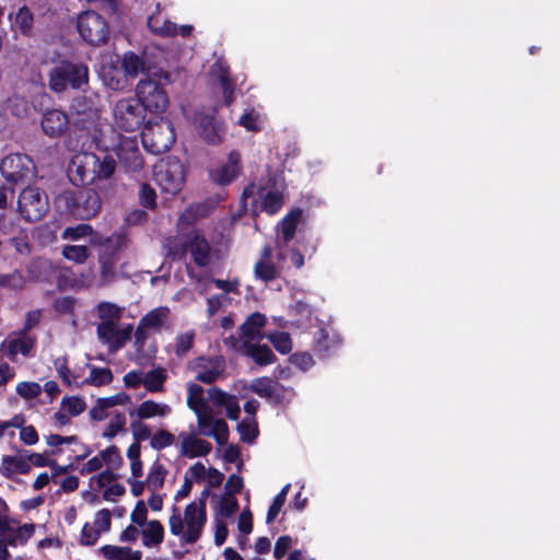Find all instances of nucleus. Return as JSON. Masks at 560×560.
Masks as SVG:
<instances>
[{"label":"nucleus","mask_w":560,"mask_h":560,"mask_svg":"<svg viewBox=\"0 0 560 560\" xmlns=\"http://www.w3.org/2000/svg\"><path fill=\"white\" fill-rule=\"evenodd\" d=\"M211 77L213 78L214 83H217L222 90L225 105H230L233 102L234 89L233 83L229 78L228 68L222 61L219 60L212 65Z\"/></svg>","instance_id":"nucleus-31"},{"label":"nucleus","mask_w":560,"mask_h":560,"mask_svg":"<svg viewBox=\"0 0 560 560\" xmlns=\"http://www.w3.org/2000/svg\"><path fill=\"white\" fill-rule=\"evenodd\" d=\"M92 232V228L88 224H79L73 228H67L62 232V238L63 240H79L81 237H84L89 235Z\"/></svg>","instance_id":"nucleus-57"},{"label":"nucleus","mask_w":560,"mask_h":560,"mask_svg":"<svg viewBox=\"0 0 560 560\" xmlns=\"http://www.w3.org/2000/svg\"><path fill=\"white\" fill-rule=\"evenodd\" d=\"M197 428L200 435L214 439V441L223 446L228 443L229 428L225 420L215 418L213 409L210 407L196 415Z\"/></svg>","instance_id":"nucleus-15"},{"label":"nucleus","mask_w":560,"mask_h":560,"mask_svg":"<svg viewBox=\"0 0 560 560\" xmlns=\"http://www.w3.org/2000/svg\"><path fill=\"white\" fill-rule=\"evenodd\" d=\"M127 238L122 234H113L100 243L98 268L101 285H108L117 277L119 253L126 247Z\"/></svg>","instance_id":"nucleus-5"},{"label":"nucleus","mask_w":560,"mask_h":560,"mask_svg":"<svg viewBox=\"0 0 560 560\" xmlns=\"http://www.w3.org/2000/svg\"><path fill=\"white\" fill-rule=\"evenodd\" d=\"M206 522V502L201 499L188 504L184 511V516H182L178 508H173V513L168 520L170 532L174 536H180L186 544H195L200 538Z\"/></svg>","instance_id":"nucleus-2"},{"label":"nucleus","mask_w":560,"mask_h":560,"mask_svg":"<svg viewBox=\"0 0 560 560\" xmlns=\"http://www.w3.org/2000/svg\"><path fill=\"white\" fill-rule=\"evenodd\" d=\"M96 331L98 339L107 345L109 351L116 352L130 340L133 326L131 324L97 325Z\"/></svg>","instance_id":"nucleus-16"},{"label":"nucleus","mask_w":560,"mask_h":560,"mask_svg":"<svg viewBox=\"0 0 560 560\" xmlns=\"http://www.w3.org/2000/svg\"><path fill=\"white\" fill-rule=\"evenodd\" d=\"M242 199L244 207H247V201L250 199V207L253 212L258 208L268 214L277 213L282 207V194L275 188L268 189L265 186L250 184L243 191Z\"/></svg>","instance_id":"nucleus-9"},{"label":"nucleus","mask_w":560,"mask_h":560,"mask_svg":"<svg viewBox=\"0 0 560 560\" xmlns=\"http://www.w3.org/2000/svg\"><path fill=\"white\" fill-rule=\"evenodd\" d=\"M205 207L201 205H194L188 207L179 217L180 224H192L198 218L203 215Z\"/></svg>","instance_id":"nucleus-54"},{"label":"nucleus","mask_w":560,"mask_h":560,"mask_svg":"<svg viewBox=\"0 0 560 560\" xmlns=\"http://www.w3.org/2000/svg\"><path fill=\"white\" fill-rule=\"evenodd\" d=\"M69 174L75 185L95 182V153L85 152L75 155L71 161Z\"/></svg>","instance_id":"nucleus-18"},{"label":"nucleus","mask_w":560,"mask_h":560,"mask_svg":"<svg viewBox=\"0 0 560 560\" xmlns=\"http://www.w3.org/2000/svg\"><path fill=\"white\" fill-rule=\"evenodd\" d=\"M167 469L160 463L154 462L150 467L145 483L152 492L160 490L165 481Z\"/></svg>","instance_id":"nucleus-43"},{"label":"nucleus","mask_w":560,"mask_h":560,"mask_svg":"<svg viewBox=\"0 0 560 560\" xmlns=\"http://www.w3.org/2000/svg\"><path fill=\"white\" fill-rule=\"evenodd\" d=\"M139 196H140V202L143 207L150 208V209L155 207L156 194L150 185L142 184L141 188H140Z\"/></svg>","instance_id":"nucleus-58"},{"label":"nucleus","mask_w":560,"mask_h":560,"mask_svg":"<svg viewBox=\"0 0 560 560\" xmlns=\"http://www.w3.org/2000/svg\"><path fill=\"white\" fill-rule=\"evenodd\" d=\"M68 115L60 109L47 110L42 118L43 131L51 138L61 136L68 128Z\"/></svg>","instance_id":"nucleus-27"},{"label":"nucleus","mask_w":560,"mask_h":560,"mask_svg":"<svg viewBox=\"0 0 560 560\" xmlns=\"http://www.w3.org/2000/svg\"><path fill=\"white\" fill-rule=\"evenodd\" d=\"M240 154L231 152L228 161L210 172L212 180L220 185L232 183L240 174Z\"/></svg>","instance_id":"nucleus-26"},{"label":"nucleus","mask_w":560,"mask_h":560,"mask_svg":"<svg viewBox=\"0 0 560 560\" xmlns=\"http://www.w3.org/2000/svg\"><path fill=\"white\" fill-rule=\"evenodd\" d=\"M103 464L106 463L112 467H116L120 464L121 457L116 446H109L100 453Z\"/></svg>","instance_id":"nucleus-61"},{"label":"nucleus","mask_w":560,"mask_h":560,"mask_svg":"<svg viewBox=\"0 0 560 560\" xmlns=\"http://www.w3.org/2000/svg\"><path fill=\"white\" fill-rule=\"evenodd\" d=\"M54 366L62 380L65 384L71 387H75L79 385V375L72 374L68 368L67 359L65 357H59L54 361Z\"/></svg>","instance_id":"nucleus-46"},{"label":"nucleus","mask_w":560,"mask_h":560,"mask_svg":"<svg viewBox=\"0 0 560 560\" xmlns=\"http://www.w3.org/2000/svg\"><path fill=\"white\" fill-rule=\"evenodd\" d=\"M25 280L20 272L14 271L11 275L2 276V287H9L13 290H21Z\"/></svg>","instance_id":"nucleus-64"},{"label":"nucleus","mask_w":560,"mask_h":560,"mask_svg":"<svg viewBox=\"0 0 560 560\" xmlns=\"http://www.w3.org/2000/svg\"><path fill=\"white\" fill-rule=\"evenodd\" d=\"M250 389L260 397L278 399L280 385L269 377H259L252 382Z\"/></svg>","instance_id":"nucleus-38"},{"label":"nucleus","mask_w":560,"mask_h":560,"mask_svg":"<svg viewBox=\"0 0 560 560\" xmlns=\"http://www.w3.org/2000/svg\"><path fill=\"white\" fill-rule=\"evenodd\" d=\"M89 67L83 62L63 60L49 71L48 84L56 93L67 89L83 90L89 84Z\"/></svg>","instance_id":"nucleus-3"},{"label":"nucleus","mask_w":560,"mask_h":560,"mask_svg":"<svg viewBox=\"0 0 560 560\" xmlns=\"http://www.w3.org/2000/svg\"><path fill=\"white\" fill-rule=\"evenodd\" d=\"M269 341L280 353H289L292 350V341L288 332H272L267 335Z\"/></svg>","instance_id":"nucleus-48"},{"label":"nucleus","mask_w":560,"mask_h":560,"mask_svg":"<svg viewBox=\"0 0 560 560\" xmlns=\"http://www.w3.org/2000/svg\"><path fill=\"white\" fill-rule=\"evenodd\" d=\"M60 408L71 418L80 416L86 408L83 398L78 396H65L61 399Z\"/></svg>","instance_id":"nucleus-45"},{"label":"nucleus","mask_w":560,"mask_h":560,"mask_svg":"<svg viewBox=\"0 0 560 560\" xmlns=\"http://www.w3.org/2000/svg\"><path fill=\"white\" fill-rule=\"evenodd\" d=\"M170 253L174 256L190 253L195 264L200 267H206L211 261V247L206 237L197 231L177 236Z\"/></svg>","instance_id":"nucleus-7"},{"label":"nucleus","mask_w":560,"mask_h":560,"mask_svg":"<svg viewBox=\"0 0 560 560\" xmlns=\"http://www.w3.org/2000/svg\"><path fill=\"white\" fill-rule=\"evenodd\" d=\"M238 125L246 128L248 131H258L264 125L262 116L255 109H247L240 117Z\"/></svg>","instance_id":"nucleus-47"},{"label":"nucleus","mask_w":560,"mask_h":560,"mask_svg":"<svg viewBox=\"0 0 560 560\" xmlns=\"http://www.w3.org/2000/svg\"><path fill=\"white\" fill-rule=\"evenodd\" d=\"M301 215L302 211L300 209L292 210L279 224V234L276 240V258L278 265H281L285 259V247L295 234Z\"/></svg>","instance_id":"nucleus-20"},{"label":"nucleus","mask_w":560,"mask_h":560,"mask_svg":"<svg viewBox=\"0 0 560 560\" xmlns=\"http://www.w3.org/2000/svg\"><path fill=\"white\" fill-rule=\"evenodd\" d=\"M35 526L24 524L15 527L2 516V560H7V550L3 546L24 545L33 536Z\"/></svg>","instance_id":"nucleus-22"},{"label":"nucleus","mask_w":560,"mask_h":560,"mask_svg":"<svg viewBox=\"0 0 560 560\" xmlns=\"http://www.w3.org/2000/svg\"><path fill=\"white\" fill-rule=\"evenodd\" d=\"M142 530V545L151 548L159 546L164 539V527L156 520L149 521Z\"/></svg>","instance_id":"nucleus-37"},{"label":"nucleus","mask_w":560,"mask_h":560,"mask_svg":"<svg viewBox=\"0 0 560 560\" xmlns=\"http://www.w3.org/2000/svg\"><path fill=\"white\" fill-rule=\"evenodd\" d=\"M16 393L25 399L35 398L42 393V386L36 382H21L16 385Z\"/></svg>","instance_id":"nucleus-52"},{"label":"nucleus","mask_w":560,"mask_h":560,"mask_svg":"<svg viewBox=\"0 0 560 560\" xmlns=\"http://www.w3.org/2000/svg\"><path fill=\"white\" fill-rule=\"evenodd\" d=\"M33 22L32 13L27 8H21L14 19V25L19 26L22 32L30 30Z\"/></svg>","instance_id":"nucleus-59"},{"label":"nucleus","mask_w":560,"mask_h":560,"mask_svg":"<svg viewBox=\"0 0 560 560\" xmlns=\"http://www.w3.org/2000/svg\"><path fill=\"white\" fill-rule=\"evenodd\" d=\"M2 176L14 185L25 184L34 177L32 160L24 154H11L2 159Z\"/></svg>","instance_id":"nucleus-13"},{"label":"nucleus","mask_w":560,"mask_h":560,"mask_svg":"<svg viewBox=\"0 0 560 560\" xmlns=\"http://www.w3.org/2000/svg\"><path fill=\"white\" fill-rule=\"evenodd\" d=\"M166 378V371L158 368L143 374V385L151 393L162 392Z\"/></svg>","instance_id":"nucleus-42"},{"label":"nucleus","mask_w":560,"mask_h":560,"mask_svg":"<svg viewBox=\"0 0 560 560\" xmlns=\"http://www.w3.org/2000/svg\"><path fill=\"white\" fill-rule=\"evenodd\" d=\"M121 67L126 75L131 78H136L149 70L144 59L132 51L126 52L122 56Z\"/></svg>","instance_id":"nucleus-39"},{"label":"nucleus","mask_w":560,"mask_h":560,"mask_svg":"<svg viewBox=\"0 0 560 560\" xmlns=\"http://www.w3.org/2000/svg\"><path fill=\"white\" fill-rule=\"evenodd\" d=\"M102 556L107 560H141L140 550H131L129 547L105 545L100 549Z\"/></svg>","instance_id":"nucleus-36"},{"label":"nucleus","mask_w":560,"mask_h":560,"mask_svg":"<svg viewBox=\"0 0 560 560\" xmlns=\"http://www.w3.org/2000/svg\"><path fill=\"white\" fill-rule=\"evenodd\" d=\"M195 124L199 135L206 142L217 144L222 140L224 127L222 122L215 119L213 114H197Z\"/></svg>","instance_id":"nucleus-24"},{"label":"nucleus","mask_w":560,"mask_h":560,"mask_svg":"<svg viewBox=\"0 0 560 560\" xmlns=\"http://www.w3.org/2000/svg\"><path fill=\"white\" fill-rule=\"evenodd\" d=\"M187 405L195 412V415L210 408L209 404L203 397V389L198 384H188Z\"/></svg>","instance_id":"nucleus-40"},{"label":"nucleus","mask_w":560,"mask_h":560,"mask_svg":"<svg viewBox=\"0 0 560 560\" xmlns=\"http://www.w3.org/2000/svg\"><path fill=\"white\" fill-rule=\"evenodd\" d=\"M266 325V316L260 313L249 315L240 327L241 334L238 338H231L234 340H248L254 342L264 338L262 328Z\"/></svg>","instance_id":"nucleus-29"},{"label":"nucleus","mask_w":560,"mask_h":560,"mask_svg":"<svg viewBox=\"0 0 560 560\" xmlns=\"http://www.w3.org/2000/svg\"><path fill=\"white\" fill-rule=\"evenodd\" d=\"M238 510V502L234 495L223 494L219 502L218 514L229 518Z\"/></svg>","instance_id":"nucleus-49"},{"label":"nucleus","mask_w":560,"mask_h":560,"mask_svg":"<svg viewBox=\"0 0 560 560\" xmlns=\"http://www.w3.org/2000/svg\"><path fill=\"white\" fill-rule=\"evenodd\" d=\"M196 380L210 384L219 380L225 370V361L222 357H200L191 365Z\"/></svg>","instance_id":"nucleus-19"},{"label":"nucleus","mask_w":560,"mask_h":560,"mask_svg":"<svg viewBox=\"0 0 560 560\" xmlns=\"http://www.w3.org/2000/svg\"><path fill=\"white\" fill-rule=\"evenodd\" d=\"M34 342L35 339L26 331L18 332L8 340L7 354L11 360H15L18 354L26 357Z\"/></svg>","instance_id":"nucleus-32"},{"label":"nucleus","mask_w":560,"mask_h":560,"mask_svg":"<svg viewBox=\"0 0 560 560\" xmlns=\"http://www.w3.org/2000/svg\"><path fill=\"white\" fill-rule=\"evenodd\" d=\"M147 514L148 510L145 503L143 501H138L133 511L131 512L130 518L135 524L144 526L148 523Z\"/></svg>","instance_id":"nucleus-62"},{"label":"nucleus","mask_w":560,"mask_h":560,"mask_svg":"<svg viewBox=\"0 0 560 560\" xmlns=\"http://www.w3.org/2000/svg\"><path fill=\"white\" fill-rule=\"evenodd\" d=\"M195 332L192 330L180 334L176 337L175 352L178 355L186 354L192 346Z\"/></svg>","instance_id":"nucleus-53"},{"label":"nucleus","mask_w":560,"mask_h":560,"mask_svg":"<svg viewBox=\"0 0 560 560\" xmlns=\"http://www.w3.org/2000/svg\"><path fill=\"white\" fill-rule=\"evenodd\" d=\"M255 275L264 281H270L276 278L277 269L272 260V248L265 246L261 253V258L255 265Z\"/></svg>","instance_id":"nucleus-34"},{"label":"nucleus","mask_w":560,"mask_h":560,"mask_svg":"<svg viewBox=\"0 0 560 560\" xmlns=\"http://www.w3.org/2000/svg\"><path fill=\"white\" fill-rule=\"evenodd\" d=\"M113 115L116 126L127 132L138 130L145 119V110L138 98L118 101Z\"/></svg>","instance_id":"nucleus-10"},{"label":"nucleus","mask_w":560,"mask_h":560,"mask_svg":"<svg viewBox=\"0 0 560 560\" xmlns=\"http://www.w3.org/2000/svg\"><path fill=\"white\" fill-rule=\"evenodd\" d=\"M179 454L187 458L202 457L208 455L212 446L200 439L195 432L182 431L177 435Z\"/></svg>","instance_id":"nucleus-21"},{"label":"nucleus","mask_w":560,"mask_h":560,"mask_svg":"<svg viewBox=\"0 0 560 560\" xmlns=\"http://www.w3.org/2000/svg\"><path fill=\"white\" fill-rule=\"evenodd\" d=\"M141 139L148 152L155 155L162 154L168 151L175 141L173 125L164 118L149 120L141 132Z\"/></svg>","instance_id":"nucleus-6"},{"label":"nucleus","mask_w":560,"mask_h":560,"mask_svg":"<svg viewBox=\"0 0 560 560\" xmlns=\"http://www.w3.org/2000/svg\"><path fill=\"white\" fill-rule=\"evenodd\" d=\"M137 98L144 110L162 113L167 108L168 97L165 91L152 80H141L137 84Z\"/></svg>","instance_id":"nucleus-14"},{"label":"nucleus","mask_w":560,"mask_h":560,"mask_svg":"<svg viewBox=\"0 0 560 560\" xmlns=\"http://www.w3.org/2000/svg\"><path fill=\"white\" fill-rule=\"evenodd\" d=\"M125 308L110 302H101L97 305V315L101 319L98 325H116L120 324Z\"/></svg>","instance_id":"nucleus-35"},{"label":"nucleus","mask_w":560,"mask_h":560,"mask_svg":"<svg viewBox=\"0 0 560 560\" xmlns=\"http://www.w3.org/2000/svg\"><path fill=\"white\" fill-rule=\"evenodd\" d=\"M209 400L217 407H223L226 416L236 420L240 416L241 408L235 396L229 395L218 387H210L207 390Z\"/></svg>","instance_id":"nucleus-30"},{"label":"nucleus","mask_w":560,"mask_h":560,"mask_svg":"<svg viewBox=\"0 0 560 560\" xmlns=\"http://www.w3.org/2000/svg\"><path fill=\"white\" fill-rule=\"evenodd\" d=\"M172 413V407L165 402H158L151 399L142 401L135 409L129 411V416H136L139 420L152 418H166Z\"/></svg>","instance_id":"nucleus-28"},{"label":"nucleus","mask_w":560,"mask_h":560,"mask_svg":"<svg viewBox=\"0 0 560 560\" xmlns=\"http://www.w3.org/2000/svg\"><path fill=\"white\" fill-rule=\"evenodd\" d=\"M229 302V298L224 294L212 295L207 299V312L209 316H213L220 307Z\"/></svg>","instance_id":"nucleus-63"},{"label":"nucleus","mask_w":560,"mask_h":560,"mask_svg":"<svg viewBox=\"0 0 560 560\" xmlns=\"http://www.w3.org/2000/svg\"><path fill=\"white\" fill-rule=\"evenodd\" d=\"M116 170V160L107 152L100 156L95 154V180L109 178Z\"/></svg>","instance_id":"nucleus-41"},{"label":"nucleus","mask_w":560,"mask_h":560,"mask_svg":"<svg viewBox=\"0 0 560 560\" xmlns=\"http://www.w3.org/2000/svg\"><path fill=\"white\" fill-rule=\"evenodd\" d=\"M86 366L89 369V376L83 380L79 377V385H77V388H82L85 385L100 387L112 383L113 373L110 369L97 368L92 364H88Z\"/></svg>","instance_id":"nucleus-33"},{"label":"nucleus","mask_w":560,"mask_h":560,"mask_svg":"<svg viewBox=\"0 0 560 560\" xmlns=\"http://www.w3.org/2000/svg\"><path fill=\"white\" fill-rule=\"evenodd\" d=\"M62 256L74 264H84L90 257V250L83 245H65Z\"/></svg>","instance_id":"nucleus-44"},{"label":"nucleus","mask_w":560,"mask_h":560,"mask_svg":"<svg viewBox=\"0 0 560 560\" xmlns=\"http://www.w3.org/2000/svg\"><path fill=\"white\" fill-rule=\"evenodd\" d=\"M101 533L94 526L86 523L82 528L81 544L92 546L97 541Z\"/></svg>","instance_id":"nucleus-60"},{"label":"nucleus","mask_w":560,"mask_h":560,"mask_svg":"<svg viewBox=\"0 0 560 560\" xmlns=\"http://www.w3.org/2000/svg\"><path fill=\"white\" fill-rule=\"evenodd\" d=\"M49 209L48 197L45 191L36 186L24 187L18 197V211L28 221L40 220Z\"/></svg>","instance_id":"nucleus-8"},{"label":"nucleus","mask_w":560,"mask_h":560,"mask_svg":"<svg viewBox=\"0 0 560 560\" xmlns=\"http://www.w3.org/2000/svg\"><path fill=\"white\" fill-rule=\"evenodd\" d=\"M67 212L78 220H90L101 209V199L94 189H81L78 191H66L58 198Z\"/></svg>","instance_id":"nucleus-4"},{"label":"nucleus","mask_w":560,"mask_h":560,"mask_svg":"<svg viewBox=\"0 0 560 560\" xmlns=\"http://www.w3.org/2000/svg\"><path fill=\"white\" fill-rule=\"evenodd\" d=\"M170 317V308L167 307H156L144 315L135 331V345L137 350H140V347L143 345L145 340V332L148 330H161L166 327Z\"/></svg>","instance_id":"nucleus-17"},{"label":"nucleus","mask_w":560,"mask_h":560,"mask_svg":"<svg viewBox=\"0 0 560 560\" xmlns=\"http://www.w3.org/2000/svg\"><path fill=\"white\" fill-rule=\"evenodd\" d=\"M110 512L107 509L100 510L96 512L94 517V527L102 534L110 529L112 517Z\"/></svg>","instance_id":"nucleus-56"},{"label":"nucleus","mask_w":560,"mask_h":560,"mask_svg":"<svg viewBox=\"0 0 560 560\" xmlns=\"http://www.w3.org/2000/svg\"><path fill=\"white\" fill-rule=\"evenodd\" d=\"M237 430L242 441L246 443H252L258 433L256 425L249 420H243L237 425Z\"/></svg>","instance_id":"nucleus-55"},{"label":"nucleus","mask_w":560,"mask_h":560,"mask_svg":"<svg viewBox=\"0 0 560 560\" xmlns=\"http://www.w3.org/2000/svg\"><path fill=\"white\" fill-rule=\"evenodd\" d=\"M98 105L100 97L94 93L74 98L71 109L78 116H86L89 119L86 121L84 117L77 118L74 125L85 129L100 150L114 151L127 172L140 171L143 159L136 137H122L109 124L101 121Z\"/></svg>","instance_id":"nucleus-1"},{"label":"nucleus","mask_w":560,"mask_h":560,"mask_svg":"<svg viewBox=\"0 0 560 560\" xmlns=\"http://www.w3.org/2000/svg\"><path fill=\"white\" fill-rule=\"evenodd\" d=\"M148 27L152 33L162 37H172L177 34L182 37H188L194 30V26L188 24L177 27L174 22L167 20L159 12L148 18Z\"/></svg>","instance_id":"nucleus-23"},{"label":"nucleus","mask_w":560,"mask_h":560,"mask_svg":"<svg viewBox=\"0 0 560 560\" xmlns=\"http://www.w3.org/2000/svg\"><path fill=\"white\" fill-rule=\"evenodd\" d=\"M125 425H126V416H125V413L117 412V413H115L110 418V420H109L105 431L103 432V436L106 438V439H113L120 431L124 430Z\"/></svg>","instance_id":"nucleus-51"},{"label":"nucleus","mask_w":560,"mask_h":560,"mask_svg":"<svg viewBox=\"0 0 560 560\" xmlns=\"http://www.w3.org/2000/svg\"><path fill=\"white\" fill-rule=\"evenodd\" d=\"M77 28L83 40L91 45L104 43L108 35L105 20L94 11H86L78 16Z\"/></svg>","instance_id":"nucleus-12"},{"label":"nucleus","mask_w":560,"mask_h":560,"mask_svg":"<svg viewBox=\"0 0 560 560\" xmlns=\"http://www.w3.org/2000/svg\"><path fill=\"white\" fill-rule=\"evenodd\" d=\"M154 179L162 191L175 195L184 184L185 170L176 159L160 162L154 170Z\"/></svg>","instance_id":"nucleus-11"},{"label":"nucleus","mask_w":560,"mask_h":560,"mask_svg":"<svg viewBox=\"0 0 560 560\" xmlns=\"http://www.w3.org/2000/svg\"><path fill=\"white\" fill-rule=\"evenodd\" d=\"M175 435L167 430H160L152 435L150 445L156 451L166 448L175 443Z\"/></svg>","instance_id":"nucleus-50"},{"label":"nucleus","mask_w":560,"mask_h":560,"mask_svg":"<svg viewBox=\"0 0 560 560\" xmlns=\"http://www.w3.org/2000/svg\"><path fill=\"white\" fill-rule=\"evenodd\" d=\"M233 348L249 358L259 365L271 364L276 357L271 349L266 345H258L248 340H234Z\"/></svg>","instance_id":"nucleus-25"}]
</instances>
